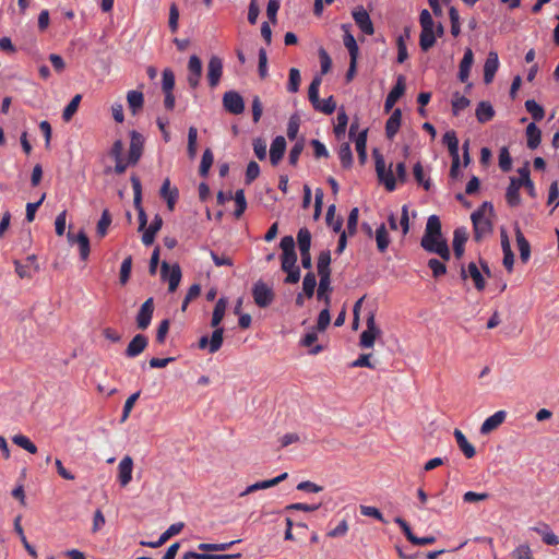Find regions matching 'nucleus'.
Returning <instances> with one entry per match:
<instances>
[{"instance_id":"nucleus-42","label":"nucleus","mask_w":559,"mask_h":559,"mask_svg":"<svg viewBox=\"0 0 559 559\" xmlns=\"http://www.w3.org/2000/svg\"><path fill=\"white\" fill-rule=\"evenodd\" d=\"M215 330L212 333L210 338V348L209 353L214 354L219 350L224 341V329L223 328H214Z\"/></svg>"},{"instance_id":"nucleus-53","label":"nucleus","mask_w":559,"mask_h":559,"mask_svg":"<svg viewBox=\"0 0 559 559\" xmlns=\"http://www.w3.org/2000/svg\"><path fill=\"white\" fill-rule=\"evenodd\" d=\"M12 441L32 454L37 452V447L29 440V438L24 435H15L12 438Z\"/></svg>"},{"instance_id":"nucleus-23","label":"nucleus","mask_w":559,"mask_h":559,"mask_svg":"<svg viewBox=\"0 0 559 559\" xmlns=\"http://www.w3.org/2000/svg\"><path fill=\"white\" fill-rule=\"evenodd\" d=\"M341 28L344 32L343 36V43L346 49L348 50L350 59H357L359 55V48L356 43L355 37L350 33V25L349 24H342Z\"/></svg>"},{"instance_id":"nucleus-32","label":"nucleus","mask_w":559,"mask_h":559,"mask_svg":"<svg viewBox=\"0 0 559 559\" xmlns=\"http://www.w3.org/2000/svg\"><path fill=\"white\" fill-rule=\"evenodd\" d=\"M527 147L535 150L540 144L542 132L534 122L526 127Z\"/></svg>"},{"instance_id":"nucleus-2","label":"nucleus","mask_w":559,"mask_h":559,"mask_svg":"<svg viewBox=\"0 0 559 559\" xmlns=\"http://www.w3.org/2000/svg\"><path fill=\"white\" fill-rule=\"evenodd\" d=\"M374 164H376V173L379 181L385 187L389 192H392L396 189L397 182L405 183L408 179L406 165L404 162H400L396 164L395 173L396 177L393 175L392 164L386 168L385 160L378 152V150L373 151Z\"/></svg>"},{"instance_id":"nucleus-60","label":"nucleus","mask_w":559,"mask_h":559,"mask_svg":"<svg viewBox=\"0 0 559 559\" xmlns=\"http://www.w3.org/2000/svg\"><path fill=\"white\" fill-rule=\"evenodd\" d=\"M336 108V103L333 96L328 97L326 99L320 100L319 105L314 108L317 111L323 112L325 115H331L334 112Z\"/></svg>"},{"instance_id":"nucleus-11","label":"nucleus","mask_w":559,"mask_h":559,"mask_svg":"<svg viewBox=\"0 0 559 559\" xmlns=\"http://www.w3.org/2000/svg\"><path fill=\"white\" fill-rule=\"evenodd\" d=\"M353 19L360 31L367 35L374 33V27L369 13L362 5L356 7L352 12Z\"/></svg>"},{"instance_id":"nucleus-35","label":"nucleus","mask_w":559,"mask_h":559,"mask_svg":"<svg viewBox=\"0 0 559 559\" xmlns=\"http://www.w3.org/2000/svg\"><path fill=\"white\" fill-rule=\"evenodd\" d=\"M127 100L130 110L133 115H135L144 104V96L142 92L139 91H129L127 94Z\"/></svg>"},{"instance_id":"nucleus-62","label":"nucleus","mask_w":559,"mask_h":559,"mask_svg":"<svg viewBox=\"0 0 559 559\" xmlns=\"http://www.w3.org/2000/svg\"><path fill=\"white\" fill-rule=\"evenodd\" d=\"M175 87V74L170 69L163 71L162 88L163 92L173 91Z\"/></svg>"},{"instance_id":"nucleus-25","label":"nucleus","mask_w":559,"mask_h":559,"mask_svg":"<svg viewBox=\"0 0 559 559\" xmlns=\"http://www.w3.org/2000/svg\"><path fill=\"white\" fill-rule=\"evenodd\" d=\"M507 412L506 411H498L493 415L486 418V420L483 423L480 427V432L483 435H487L491 432L492 430L497 429L506 419Z\"/></svg>"},{"instance_id":"nucleus-61","label":"nucleus","mask_w":559,"mask_h":559,"mask_svg":"<svg viewBox=\"0 0 559 559\" xmlns=\"http://www.w3.org/2000/svg\"><path fill=\"white\" fill-rule=\"evenodd\" d=\"M336 120H337V122L334 127V133L337 138H340L345 134L347 123H348V117L345 114V111H340L337 114Z\"/></svg>"},{"instance_id":"nucleus-10","label":"nucleus","mask_w":559,"mask_h":559,"mask_svg":"<svg viewBox=\"0 0 559 559\" xmlns=\"http://www.w3.org/2000/svg\"><path fill=\"white\" fill-rule=\"evenodd\" d=\"M223 106L226 111L233 115H240L245 110L243 98L235 91H229L224 94Z\"/></svg>"},{"instance_id":"nucleus-4","label":"nucleus","mask_w":559,"mask_h":559,"mask_svg":"<svg viewBox=\"0 0 559 559\" xmlns=\"http://www.w3.org/2000/svg\"><path fill=\"white\" fill-rule=\"evenodd\" d=\"M489 207V211L492 212V205L488 202H485L478 211L474 212L471 216L474 228V238L476 241H479L484 236L488 235L492 230L491 222L485 217L484 210Z\"/></svg>"},{"instance_id":"nucleus-54","label":"nucleus","mask_w":559,"mask_h":559,"mask_svg":"<svg viewBox=\"0 0 559 559\" xmlns=\"http://www.w3.org/2000/svg\"><path fill=\"white\" fill-rule=\"evenodd\" d=\"M331 281L320 280L319 287L317 292V297L319 300H324L325 306L330 307L331 298L329 296V292H331Z\"/></svg>"},{"instance_id":"nucleus-6","label":"nucleus","mask_w":559,"mask_h":559,"mask_svg":"<svg viewBox=\"0 0 559 559\" xmlns=\"http://www.w3.org/2000/svg\"><path fill=\"white\" fill-rule=\"evenodd\" d=\"M133 189V204L138 211L139 230H144L147 224V215L142 206V185L138 176L132 175L130 178Z\"/></svg>"},{"instance_id":"nucleus-58","label":"nucleus","mask_w":559,"mask_h":559,"mask_svg":"<svg viewBox=\"0 0 559 559\" xmlns=\"http://www.w3.org/2000/svg\"><path fill=\"white\" fill-rule=\"evenodd\" d=\"M131 269H132V257L131 255H128L121 263V267H120V276H119V280H120V283L122 285H126L130 278V274H131Z\"/></svg>"},{"instance_id":"nucleus-56","label":"nucleus","mask_w":559,"mask_h":559,"mask_svg":"<svg viewBox=\"0 0 559 559\" xmlns=\"http://www.w3.org/2000/svg\"><path fill=\"white\" fill-rule=\"evenodd\" d=\"M300 81H301V78H300L299 70L296 69V68H292L289 70V79H288V84H287V91L290 92V93L298 92L299 85H300Z\"/></svg>"},{"instance_id":"nucleus-64","label":"nucleus","mask_w":559,"mask_h":559,"mask_svg":"<svg viewBox=\"0 0 559 559\" xmlns=\"http://www.w3.org/2000/svg\"><path fill=\"white\" fill-rule=\"evenodd\" d=\"M331 321L330 310L329 307L325 306L323 310L319 313L318 321H317V330L320 332H323L326 330Z\"/></svg>"},{"instance_id":"nucleus-59","label":"nucleus","mask_w":559,"mask_h":559,"mask_svg":"<svg viewBox=\"0 0 559 559\" xmlns=\"http://www.w3.org/2000/svg\"><path fill=\"white\" fill-rule=\"evenodd\" d=\"M140 394H141V392L138 391V392L131 394L127 399V401L124 402L123 411H122V416H121V419H120L121 423H124L128 419V417H129V415H130V413H131L135 402L140 397Z\"/></svg>"},{"instance_id":"nucleus-22","label":"nucleus","mask_w":559,"mask_h":559,"mask_svg":"<svg viewBox=\"0 0 559 559\" xmlns=\"http://www.w3.org/2000/svg\"><path fill=\"white\" fill-rule=\"evenodd\" d=\"M147 344L148 340L145 335L136 334L127 346L126 356L130 358L139 356L141 353L144 352Z\"/></svg>"},{"instance_id":"nucleus-21","label":"nucleus","mask_w":559,"mask_h":559,"mask_svg":"<svg viewBox=\"0 0 559 559\" xmlns=\"http://www.w3.org/2000/svg\"><path fill=\"white\" fill-rule=\"evenodd\" d=\"M286 150V140L283 135H277L270 148V162L273 166H276L284 156Z\"/></svg>"},{"instance_id":"nucleus-37","label":"nucleus","mask_w":559,"mask_h":559,"mask_svg":"<svg viewBox=\"0 0 559 559\" xmlns=\"http://www.w3.org/2000/svg\"><path fill=\"white\" fill-rule=\"evenodd\" d=\"M376 242L380 252H384L390 245L389 233L384 224L380 225L376 230Z\"/></svg>"},{"instance_id":"nucleus-13","label":"nucleus","mask_w":559,"mask_h":559,"mask_svg":"<svg viewBox=\"0 0 559 559\" xmlns=\"http://www.w3.org/2000/svg\"><path fill=\"white\" fill-rule=\"evenodd\" d=\"M461 277L462 280L471 277L475 288L479 292L486 287V281L475 262H469L466 267L464 265L461 266Z\"/></svg>"},{"instance_id":"nucleus-46","label":"nucleus","mask_w":559,"mask_h":559,"mask_svg":"<svg viewBox=\"0 0 559 559\" xmlns=\"http://www.w3.org/2000/svg\"><path fill=\"white\" fill-rule=\"evenodd\" d=\"M525 109L531 114L535 121H540L545 116L544 108L534 99H527L525 102Z\"/></svg>"},{"instance_id":"nucleus-8","label":"nucleus","mask_w":559,"mask_h":559,"mask_svg":"<svg viewBox=\"0 0 559 559\" xmlns=\"http://www.w3.org/2000/svg\"><path fill=\"white\" fill-rule=\"evenodd\" d=\"M67 238L68 242L71 246L78 245L81 260L86 261L91 252L90 239L86 233L83 229H81L78 234H74L71 230H69L67 234Z\"/></svg>"},{"instance_id":"nucleus-29","label":"nucleus","mask_w":559,"mask_h":559,"mask_svg":"<svg viewBox=\"0 0 559 559\" xmlns=\"http://www.w3.org/2000/svg\"><path fill=\"white\" fill-rule=\"evenodd\" d=\"M160 197L166 200L167 207L173 211L178 200L179 192L177 188L170 189L169 179H165L160 187Z\"/></svg>"},{"instance_id":"nucleus-39","label":"nucleus","mask_w":559,"mask_h":559,"mask_svg":"<svg viewBox=\"0 0 559 559\" xmlns=\"http://www.w3.org/2000/svg\"><path fill=\"white\" fill-rule=\"evenodd\" d=\"M338 158L344 168H350L353 165V153L350 145L346 142L342 143L338 148Z\"/></svg>"},{"instance_id":"nucleus-40","label":"nucleus","mask_w":559,"mask_h":559,"mask_svg":"<svg viewBox=\"0 0 559 559\" xmlns=\"http://www.w3.org/2000/svg\"><path fill=\"white\" fill-rule=\"evenodd\" d=\"M436 43V34L433 29H421L419 37V46L423 51H428Z\"/></svg>"},{"instance_id":"nucleus-17","label":"nucleus","mask_w":559,"mask_h":559,"mask_svg":"<svg viewBox=\"0 0 559 559\" xmlns=\"http://www.w3.org/2000/svg\"><path fill=\"white\" fill-rule=\"evenodd\" d=\"M524 188V183L515 177L510 178V183L506 191V201L510 207H516L521 204L520 189Z\"/></svg>"},{"instance_id":"nucleus-9","label":"nucleus","mask_w":559,"mask_h":559,"mask_svg":"<svg viewBox=\"0 0 559 559\" xmlns=\"http://www.w3.org/2000/svg\"><path fill=\"white\" fill-rule=\"evenodd\" d=\"M160 276L163 281L168 282V290L174 293L180 283L181 280V270L178 264H174L171 269L167 262H163L160 265Z\"/></svg>"},{"instance_id":"nucleus-49","label":"nucleus","mask_w":559,"mask_h":559,"mask_svg":"<svg viewBox=\"0 0 559 559\" xmlns=\"http://www.w3.org/2000/svg\"><path fill=\"white\" fill-rule=\"evenodd\" d=\"M234 200L236 203V210L234 212V215L236 218H240L247 209L245 191L242 189L237 190Z\"/></svg>"},{"instance_id":"nucleus-43","label":"nucleus","mask_w":559,"mask_h":559,"mask_svg":"<svg viewBox=\"0 0 559 559\" xmlns=\"http://www.w3.org/2000/svg\"><path fill=\"white\" fill-rule=\"evenodd\" d=\"M317 286V278L313 272H308L302 281V292L307 298H311Z\"/></svg>"},{"instance_id":"nucleus-63","label":"nucleus","mask_w":559,"mask_h":559,"mask_svg":"<svg viewBox=\"0 0 559 559\" xmlns=\"http://www.w3.org/2000/svg\"><path fill=\"white\" fill-rule=\"evenodd\" d=\"M428 266L432 271V275L437 278L447 273L445 264L438 259H430L428 261Z\"/></svg>"},{"instance_id":"nucleus-30","label":"nucleus","mask_w":559,"mask_h":559,"mask_svg":"<svg viewBox=\"0 0 559 559\" xmlns=\"http://www.w3.org/2000/svg\"><path fill=\"white\" fill-rule=\"evenodd\" d=\"M453 435H454L455 441L457 443V447L463 452L465 457H467V459L474 457L476 454L475 447L468 442L465 435L460 429H455Z\"/></svg>"},{"instance_id":"nucleus-48","label":"nucleus","mask_w":559,"mask_h":559,"mask_svg":"<svg viewBox=\"0 0 559 559\" xmlns=\"http://www.w3.org/2000/svg\"><path fill=\"white\" fill-rule=\"evenodd\" d=\"M111 224V215L108 210H104L100 219L97 223V235L103 238L107 235L108 227Z\"/></svg>"},{"instance_id":"nucleus-50","label":"nucleus","mask_w":559,"mask_h":559,"mask_svg":"<svg viewBox=\"0 0 559 559\" xmlns=\"http://www.w3.org/2000/svg\"><path fill=\"white\" fill-rule=\"evenodd\" d=\"M213 162H214L213 153L210 148H206L202 155L200 169H199V173L202 177H206L209 175V171L213 165Z\"/></svg>"},{"instance_id":"nucleus-47","label":"nucleus","mask_w":559,"mask_h":559,"mask_svg":"<svg viewBox=\"0 0 559 559\" xmlns=\"http://www.w3.org/2000/svg\"><path fill=\"white\" fill-rule=\"evenodd\" d=\"M299 251H310L311 234L307 228H300L297 234Z\"/></svg>"},{"instance_id":"nucleus-44","label":"nucleus","mask_w":559,"mask_h":559,"mask_svg":"<svg viewBox=\"0 0 559 559\" xmlns=\"http://www.w3.org/2000/svg\"><path fill=\"white\" fill-rule=\"evenodd\" d=\"M81 99H82V95L81 94H76L70 100V103L66 106V108H64V110L62 112V118H63L64 121H70L72 119V117L78 111V108H79V105L81 103Z\"/></svg>"},{"instance_id":"nucleus-28","label":"nucleus","mask_w":559,"mask_h":559,"mask_svg":"<svg viewBox=\"0 0 559 559\" xmlns=\"http://www.w3.org/2000/svg\"><path fill=\"white\" fill-rule=\"evenodd\" d=\"M401 121L402 111L400 108H396L395 110H393L392 115L390 116L385 123V134L388 139L392 140L396 135L401 127Z\"/></svg>"},{"instance_id":"nucleus-14","label":"nucleus","mask_w":559,"mask_h":559,"mask_svg":"<svg viewBox=\"0 0 559 559\" xmlns=\"http://www.w3.org/2000/svg\"><path fill=\"white\" fill-rule=\"evenodd\" d=\"M153 312H154V300L151 297L142 304V306L136 314L135 320H136L138 329L146 330L150 326L152 318H153Z\"/></svg>"},{"instance_id":"nucleus-34","label":"nucleus","mask_w":559,"mask_h":559,"mask_svg":"<svg viewBox=\"0 0 559 559\" xmlns=\"http://www.w3.org/2000/svg\"><path fill=\"white\" fill-rule=\"evenodd\" d=\"M227 308V300L225 298H219L214 307L212 320H211V326L212 328H219V324L225 316V311Z\"/></svg>"},{"instance_id":"nucleus-26","label":"nucleus","mask_w":559,"mask_h":559,"mask_svg":"<svg viewBox=\"0 0 559 559\" xmlns=\"http://www.w3.org/2000/svg\"><path fill=\"white\" fill-rule=\"evenodd\" d=\"M163 226V218L160 215L156 214L151 223V225L144 230L142 236V242L145 246H151L156 237V234L160 230Z\"/></svg>"},{"instance_id":"nucleus-12","label":"nucleus","mask_w":559,"mask_h":559,"mask_svg":"<svg viewBox=\"0 0 559 559\" xmlns=\"http://www.w3.org/2000/svg\"><path fill=\"white\" fill-rule=\"evenodd\" d=\"M223 75V60L218 56H212L207 63L206 78L210 87L214 88L218 85Z\"/></svg>"},{"instance_id":"nucleus-51","label":"nucleus","mask_w":559,"mask_h":559,"mask_svg":"<svg viewBox=\"0 0 559 559\" xmlns=\"http://www.w3.org/2000/svg\"><path fill=\"white\" fill-rule=\"evenodd\" d=\"M198 129L190 127L188 130V156L193 159L197 156Z\"/></svg>"},{"instance_id":"nucleus-36","label":"nucleus","mask_w":559,"mask_h":559,"mask_svg":"<svg viewBox=\"0 0 559 559\" xmlns=\"http://www.w3.org/2000/svg\"><path fill=\"white\" fill-rule=\"evenodd\" d=\"M443 143L448 146L451 157H460L459 155V140L453 130L447 131L442 139Z\"/></svg>"},{"instance_id":"nucleus-57","label":"nucleus","mask_w":559,"mask_h":559,"mask_svg":"<svg viewBox=\"0 0 559 559\" xmlns=\"http://www.w3.org/2000/svg\"><path fill=\"white\" fill-rule=\"evenodd\" d=\"M449 17H450V22H451V34L454 37H457L461 33V24H460L459 11L454 7L450 8Z\"/></svg>"},{"instance_id":"nucleus-45","label":"nucleus","mask_w":559,"mask_h":559,"mask_svg":"<svg viewBox=\"0 0 559 559\" xmlns=\"http://www.w3.org/2000/svg\"><path fill=\"white\" fill-rule=\"evenodd\" d=\"M414 178L418 185H421L426 191L430 190L431 181L425 177L421 163H416L413 167Z\"/></svg>"},{"instance_id":"nucleus-18","label":"nucleus","mask_w":559,"mask_h":559,"mask_svg":"<svg viewBox=\"0 0 559 559\" xmlns=\"http://www.w3.org/2000/svg\"><path fill=\"white\" fill-rule=\"evenodd\" d=\"M405 93V78L400 75L396 80L395 85L388 94L384 102V111L389 112L399 100V98Z\"/></svg>"},{"instance_id":"nucleus-27","label":"nucleus","mask_w":559,"mask_h":559,"mask_svg":"<svg viewBox=\"0 0 559 559\" xmlns=\"http://www.w3.org/2000/svg\"><path fill=\"white\" fill-rule=\"evenodd\" d=\"M468 234L466 228L460 227L454 230L453 234V251L457 259H461L464 254V245L467 241Z\"/></svg>"},{"instance_id":"nucleus-20","label":"nucleus","mask_w":559,"mask_h":559,"mask_svg":"<svg viewBox=\"0 0 559 559\" xmlns=\"http://www.w3.org/2000/svg\"><path fill=\"white\" fill-rule=\"evenodd\" d=\"M499 68V58L496 51H490L484 64V82L489 84L492 82Z\"/></svg>"},{"instance_id":"nucleus-38","label":"nucleus","mask_w":559,"mask_h":559,"mask_svg":"<svg viewBox=\"0 0 559 559\" xmlns=\"http://www.w3.org/2000/svg\"><path fill=\"white\" fill-rule=\"evenodd\" d=\"M321 83H322L321 76L320 75H316L312 79V82L310 83L309 88H308L309 102L311 103L313 108H316L317 105H319V102H320L319 88H320Z\"/></svg>"},{"instance_id":"nucleus-19","label":"nucleus","mask_w":559,"mask_h":559,"mask_svg":"<svg viewBox=\"0 0 559 559\" xmlns=\"http://www.w3.org/2000/svg\"><path fill=\"white\" fill-rule=\"evenodd\" d=\"M133 460L126 455L118 465V481L126 487L132 479Z\"/></svg>"},{"instance_id":"nucleus-3","label":"nucleus","mask_w":559,"mask_h":559,"mask_svg":"<svg viewBox=\"0 0 559 559\" xmlns=\"http://www.w3.org/2000/svg\"><path fill=\"white\" fill-rule=\"evenodd\" d=\"M280 247L281 254V269L287 274L284 280L285 284H296L300 280V269L297 263V254L295 251V241L292 236L282 238Z\"/></svg>"},{"instance_id":"nucleus-15","label":"nucleus","mask_w":559,"mask_h":559,"mask_svg":"<svg viewBox=\"0 0 559 559\" xmlns=\"http://www.w3.org/2000/svg\"><path fill=\"white\" fill-rule=\"evenodd\" d=\"M188 84L191 88L198 87L202 75V62L201 59L192 55L188 61Z\"/></svg>"},{"instance_id":"nucleus-16","label":"nucleus","mask_w":559,"mask_h":559,"mask_svg":"<svg viewBox=\"0 0 559 559\" xmlns=\"http://www.w3.org/2000/svg\"><path fill=\"white\" fill-rule=\"evenodd\" d=\"M143 151V138L136 131L131 132V141L128 153V162L130 165H135L140 160Z\"/></svg>"},{"instance_id":"nucleus-7","label":"nucleus","mask_w":559,"mask_h":559,"mask_svg":"<svg viewBox=\"0 0 559 559\" xmlns=\"http://www.w3.org/2000/svg\"><path fill=\"white\" fill-rule=\"evenodd\" d=\"M254 302L260 308L269 307L274 300L273 289L263 281H258L252 288Z\"/></svg>"},{"instance_id":"nucleus-33","label":"nucleus","mask_w":559,"mask_h":559,"mask_svg":"<svg viewBox=\"0 0 559 559\" xmlns=\"http://www.w3.org/2000/svg\"><path fill=\"white\" fill-rule=\"evenodd\" d=\"M495 116L493 107L488 102H480L476 108V118L480 123L490 121Z\"/></svg>"},{"instance_id":"nucleus-41","label":"nucleus","mask_w":559,"mask_h":559,"mask_svg":"<svg viewBox=\"0 0 559 559\" xmlns=\"http://www.w3.org/2000/svg\"><path fill=\"white\" fill-rule=\"evenodd\" d=\"M366 143H367V130H364L358 134V136L355 140L356 144V151L358 154L359 162L361 164H365L367 159V152H366Z\"/></svg>"},{"instance_id":"nucleus-52","label":"nucleus","mask_w":559,"mask_h":559,"mask_svg":"<svg viewBox=\"0 0 559 559\" xmlns=\"http://www.w3.org/2000/svg\"><path fill=\"white\" fill-rule=\"evenodd\" d=\"M471 102L465 96L455 93L452 99V111L454 116H457L462 110L469 106Z\"/></svg>"},{"instance_id":"nucleus-31","label":"nucleus","mask_w":559,"mask_h":559,"mask_svg":"<svg viewBox=\"0 0 559 559\" xmlns=\"http://www.w3.org/2000/svg\"><path fill=\"white\" fill-rule=\"evenodd\" d=\"M515 238L520 251V259L523 263H526L531 257V246L518 225L515 226Z\"/></svg>"},{"instance_id":"nucleus-5","label":"nucleus","mask_w":559,"mask_h":559,"mask_svg":"<svg viewBox=\"0 0 559 559\" xmlns=\"http://www.w3.org/2000/svg\"><path fill=\"white\" fill-rule=\"evenodd\" d=\"M367 329L360 334L359 346L361 348H372L377 337L381 336L382 331L376 324V314L370 311L367 317Z\"/></svg>"},{"instance_id":"nucleus-55","label":"nucleus","mask_w":559,"mask_h":559,"mask_svg":"<svg viewBox=\"0 0 559 559\" xmlns=\"http://www.w3.org/2000/svg\"><path fill=\"white\" fill-rule=\"evenodd\" d=\"M498 160H499V167L501 168L502 171L507 173L511 169L512 158H511L508 147L503 146L500 148Z\"/></svg>"},{"instance_id":"nucleus-1","label":"nucleus","mask_w":559,"mask_h":559,"mask_svg":"<svg viewBox=\"0 0 559 559\" xmlns=\"http://www.w3.org/2000/svg\"><path fill=\"white\" fill-rule=\"evenodd\" d=\"M420 246L427 252L438 254L443 261L450 260V248L447 240L442 237L441 222L437 215L428 217Z\"/></svg>"},{"instance_id":"nucleus-24","label":"nucleus","mask_w":559,"mask_h":559,"mask_svg":"<svg viewBox=\"0 0 559 559\" xmlns=\"http://www.w3.org/2000/svg\"><path fill=\"white\" fill-rule=\"evenodd\" d=\"M473 62H474L473 50L471 48H466L464 51V56L460 62V68H459V79L461 82H463V83L467 82Z\"/></svg>"}]
</instances>
